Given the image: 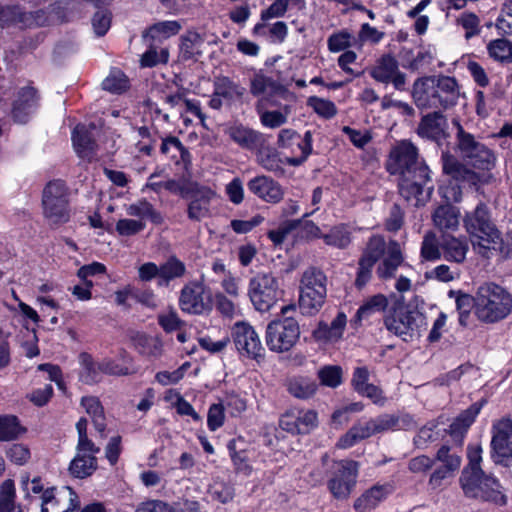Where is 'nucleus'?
<instances>
[{
  "label": "nucleus",
  "mask_w": 512,
  "mask_h": 512,
  "mask_svg": "<svg viewBox=\"0 0 512 512\" xmlns=\"http://www.w3.org/2000/svg\"><path fill=\"white\" fill-rule=\"evenodd\" d=\"M469 464L462 471L461 487L466 496L480 498L497 505L506 503L505 495L500 491V484L495 478L486 476L480 468L481 448H471L468 452Z\"/></svg>",
  "instance_id": "1"
},
{
  "label": "nucleus",
  "mask_w": 512,
  "mask_h": 512,
  "mask_svg": "<svg viewBox=\"0 0 512 512\" xmlns=\"http://www.w3.org/2000/svg\"><path fill=\"white\" fill-rule=\"evenodd\" d=\"M512 311V296L503 287L489 282L478 287L476 292V315L486 323H495L506 318Z\"/></svg>",
  "instance_id": "2"
},
{
  "label": "nucleus",
  "mask_w": 512,
  "mask_h": 512,
  "mask_svg": "<svg viewBox=\"0 0 512 512\" xmlns=\"http://www.w3.org/2000/svg\"><path fill=\"white\" fill-rule=\"evenodd\" d=\"M70 191L66 182L61 179L49 181L42 192L43 217L52 229H56L70 221Z\"/></svg>",
  "instance_id": "3"
},
{
  "label": "nucleus",
  "mask_w": 512,
  "mask_h": 512,
  "mask_svg": "<svg viewBox=\"0 0 512 512\" xmlns=\"http://www.w3.org/2000/svg\"><path fill=\"white\" fill-rule=\"evenodd\" d=\"M386 329L403 341L419 338L426 330L425 315L416 307L397 302L384 318Z\"/></svg>",
  "instance_id": "4"
},
{
  "label": "nucleus",
  "mask_w": 512,
  "mask_h": 512,
  "mask_svg": "<svg viewBox=\"0 0 512 512\" xmlns=\"http://www.w3.org/2000/svg\"><path fill=\"white\" fill-rule=\"evenodd\" d=\"M398 189L405 200L415 199L416 206L424 205L434 190L428 166L420 161L415 167L404 172L399 179Z\"/></svg>",
  "instance_id": "5"
},
{
  "label": "nucleus",
  "mask_w": 512,
  "mask_h": 512,
  "mask_svg": "<svg viewBox=\"0 0 512 512\" xmlns=\"http://www.w3.org/2000/svg\"><path fill=\"white\" fill-rule=\"evenodd\" d=\"M456 148L466 163L476 169L491 170L495 166V155L486 145L476 140L474 135L466 132L458 121Z\"/></svg>",
  "instance_id": "6"
},
{
  "label": "nucleus",
  "mask_w": 512,
  "mask_h": 512,
  "mask_svg": "<svg viewBox=\"0 0 512 512\" xmlns=\"http://www.w3.org/2000/svg\"><path fill=\"white\" fill-rule=\"evenodd\" d=\"M179 308L189 315H209L214 307L213 295L204 283V276L200 280L186 283L180 290Z\"/></svg>",
  "instance_id": "7"
},
{
  "label": "nucleus",
  "mask_w": 512,
  "mask_h": 512,
  "mask_svg": "<svg viewBox=\"0 0 512 512\" xmlns=\"http://www.w3.org/2000/svg\"><path fill=\"white\" fill-rule=\"evenodd\" d=\"M464 222L468 233L476 239L474 244L485 249H495L500 241V233L491 221L486 205L479 204L473 213L466 216Z\"/></svg>",
  "instance_id": "8"
},
{
  "label": "nucleus",
  "mask_w": 512,
  "mask_h": 512,
  "mask_svg": "<svg viewBox=\"0 0 512 512\" xmlns=\"http://www.w3.org/2000/svg\"><path fill=\"white\" fill-rule=\"evenodd\" d=\"M300 336L298 322L292 317L274 320L266 329L265 341L270 350L278 353L289 351Z\"/></svg>",
  "instance_id": "9"
},
{
  "label": "nucleus",
  "mask_w": 512,
  "mask_h": 512,
  "mask_svg": "<svg viewBox=\"0 0 512 512\" xmlns=\"http://www.w3.org/2000/svg\"><path fill=\"white\" fill-rule=\"evenodd\" d=\"M420 162L418 158V149L410 141L403 140L397 143L390 150L386 161V169L391 175H404V172L415 167Z\"/></svg>",
  "instance_id": "10"
},
{
  "label": "nucleus",
  "mask_w": 512,
  "mask_h": 512,
  "mask_svg": "<svg viewBox=\"0 0 512 512\" xmlns=\"http://www.w3.org/2000/svg\"><path fill=\"white\" fill-rule=\"evenodd\" d=\"M358 473V463L343 460L338 464V469L333 478L328 482V488L336 499H347L351 494Z\"/></svg>",
  "instance_id": "11"
},
{
  "label": "nucleus",
  "mask_w": 512,
  "mask_h": 512,
  "mask_svg": "<svg viewBox=\"0 0 512 512\" xmlns=\"http://www.w3.org/2000/svg\"><path fill=\"white\" fill-rule=\"evenodd\" d=\"M317 413L314 410H303L291 408L287 410L280 418V427L293 434H308L317 427Z\"/></svg>",
  "instance_id": "12"
},
{
  "label": "nucleus",
  "mask_w": 512,
  "mask_h": 512,
  "mask_svg": "<svg viewBox=\"0 0 512 512\" xmlns=\"http://www.w3.org/2000/svg\"><path fill=\"white\" fill-rule=\"evenodd\" d=\"M216 192L209 186L201 185L199 182L192 184L189 191L190 202L187 205V217L191 221L199 222L209 216L210 205Z\"/></svg>",
  "instance_id": "13"
},
{
  "label": "nucleus",
  "mask_w": 512,
  "mask_h": 512,
  "mask_svg": "<svg viewBox=\"0 0 512 512\" xmlns=\"http://www.w3.org/2000/svg\"><path fill=\"white\" fill-rule=\"evenodd\" d=\"M371 76L381 83H392L397 90H404L406 75L399 70V64L395 57L390 54L383 55L377 65L372 69Z\"/></svg>",
  "instance_id": "14"
},
{
  "label": "nucleus",
  "mask_w": 512,
  "mask_h": 512,
  "mask_svg": "<svg viewBox=\"0 0 512 512\" xmlns=\"http://www.w3.org/2000/svg\"><path fill=\"white\" fill-rule=\"evenodd\" d=\"M38 90L32 85H27L18 90L12 103L11 116L15 123L26 124L31 113L38 107Z\"/></svg>",
  "instance_id": "15"
},
{
  "label": "nucleus",
  "mask_w": 512,
  "mask_h": 512,
  "mask_svg": "<svg viewBox=\"0 0 512 512\" xmlns=\"http://www.w3.org/2000/svg\"><path fill=\"white\" fill-rule=\"evenodd\" d=\"M491 445L496 463L512 458V420L502 419L493 426Z\"/></svg>",
  "instance_id": "16"
},
{
  "label": "nucleus",
  "mask_w": 512,
  "mask_h": 512,
  "mask_svg": "<svg viewBox=\"0 0 512 512\" xmlns=\"http://www.w3.org/2000/svg\"><path fill=\"white\" fill-rule=\"evenodd\" d=\"M448 122L446 117L440 111H434L421 118L417 128L420 137L440 143L448 137Z\"/></svg>",
  "instance_id": "17"
},
{
  "label": "nucleus",
  "mask_w": 512,
  "mask_h": 512,
  "mask_svg": "<svg viewBox=\"0 0 512 512\" xmlns=\"http://www.w3.org/2000/svg\"><path fill=\"white\" fill-rule=\"evenodd\" d=\"M232 338L241 356L256 359V331L252 326L244 322L235 323Z\"/></svg>",
  "instance_id": "18"
},
{
  "label": "nucleus",
  "mask_w": 512,
  "mask_h": 512,
  "mask_svg": "<svg viewBox=\"0 0 512 512\" xmlns=\"http://www.w3.org/2000/svg\"><path fill=\"white\" fill-rule=\"evenodd\" d=\"M434 77V90L437 97L439 107L448 109L456 105L460 91L459 86L454 77L439 75Z\"/></svg>",
  "instance_id": "19"
},
{
  "label": "nucleus",
  "mask_w": 512,
  "mask_h": 512,
  "mask_svg": "<svg viewBox=\"0 0 512 512\" xmlns=\"http://www.w3.org/2000/svg\"><path fill=\"white\" fill-rule=\"evenodd\" d=\"M433 82L434 77L431 76L419 78L414 82L412 97L419 109H431L439 107Z\"/></svg>",
  "instance_id": "20"
},
{
  "label": "nucleus",
  "mask_w": 512,
  "mask_h": 512,
  "mask_svg": "<svg viewBox=\"0 0 512 512\" xmlns=\"http://www.w3.org/2000/svg\"><path fill=\"white\" fill-rule=\"evenodd\" d=\"M442 165L445 174L458 181H466L469 184L476 185L480 180L479 175L459 162L448 152L442 154Z\"/></svg>",
  "instance_id": "21"
},
{
  "label": "nucleus",
  "mask_w": 512,
  "mask_h": 512,
  "mask_svg": "<svg viewBox=\"0 0 512 512\" xmlns=\"http://www.w3.org/2000/svg\"><path fill=\"white\" fill-rule=\"evenodd\" d=\"M346 322V315L340 312L330 325L320 321L317 328L313 331L312 336L316 341L336 342L342 337Z\"/></svg>",
  "instance_id": "22"
},
{
  "label": "nucleus",
  "mask_w": 512,
  "mask_h": 512,
  "mask_svg": "<svg viewBox=\"0 0 512 512\" xmlns=\"http://www.w3.org/2000/svg\"><path fill=\"white\" fill-rule=\"evenodd\" d=\"M73 148L80 158L91 155L96 149V141L91 130L83 123H78L71 133Z\"/></svg>",
  "instance_id": "23"
},
{
  "label": "nucleus",
  "mask_w": 512,
  "mask_h": 512,
  "mask_svg": "<svg viewBox=\"0 0 512 512\" xmlns=\"http://www.w3.org/2000/svg\"><path fill=\"white\" fill-rule=\"evenodd\" d=\"M213 88L215 95H220L228 102H242L246 94L245 87L223 75L214 78Z\"/></svg>",
  "instance_id": "24"
},
{
  "label": "nucleus",
  "mask_w": 512,
  "mask_h": 512,
  "mask_svg": "<svg viewBox=\"0 0 512 512\" xmlns=\"http://www.w3.org/2000/svg\"><path fill=\"white\" fill-rule=\"evenodd\" d=\"M441 248L444 258L449 262L463 263L466 259L469 246L466 240L450 235H444L441 239Z\"/></svg>",
  "instance_id": "25"
},
{
  "label": "nucleus",
  "mask_w": 512,
  "mask_h": 512,
  "mask_svg": "<svg viewBox=\"0 0 512 512\" xmlns=\"http://www.w3.org/2000/svg\"><path fill=\"white\" fill-rule=\"evenodd\" d=\"M327 290L301 287L299 296V308L303 314L313 315L323 306Z\"/></svg>",
  "instance_id": "26"
},
{
  "label": "nucleus",
  "mask_w": 512,
  "mask_h": 512,
  "mask_svg": "<svg viewBox=\"0 0 512 512\" xmlns=\"http://www.w3.org/2000/svg\"><path fill=\"white\" fill-rule=\"evenodd\" d=\"M403 256L397 242L391 241L387 248V255L377 268V275L381 279H388L395 275L397 268L402 264Z\"/></svg>",
  "instance_id": "27"
},
{
  "label": "nucleus",
  "mask_w": 512,
  "mask_h": 512,
  "mask_svg": "<svg viewBox=\"0 0 512 512\" xmlns=\"http://www.w3.org/2000/svg\"><path fill=\"white\" fill-rule=\"evenodd\" d=\"M98 468V460L94 455L76 454L69 464V473L77 479L91 476Z\"/></svg>",
  "instance_id": "28"
},
{
  "label": "nucleus",
  "mask_w": 512,
  "mask_h": 512,
  "mask_svg": "<svg viewBox=\"0 0 512 512\" xmlns=\"http://www.w3.org/2000/svg\"><path fill=\"white\" fill-rule=\"evenodd\" d=\"M81 367L80 380L87 385L98 384L102 381V373L99 369V362L88 352H81L78 356Z\"/></svg>",
  "instance_id": "29"
},
{
  "label": "nucleus",
  "mask_w": 512,
  "mask_h": 512,
  "mask_svg": "<svg viewBox=\"0 0 512 512\" xmlns=\"http://www.w3.org/2000/svg\"><path fill=\"white\" fill-rule=\"evenodd\" d=\"M433 222L441 231H453L459 225V211L450 204L441 205L433 213Z\"/></svg>",
  "instance_id": "30"
},
{
  "label": "nucleus",
  "mask_w": 512,
  "mask_h": 512,
  "mask_svg": "<svg viewBox=\"0 0 512 512\" xmlns=\"http://www.w3.org/2000/svg\"><path fill=\"white\" fill-rule=\"evenodd\" d=\"M81 405L85 408L87 414L91 417L94 428L99 433L106 430V417L104 407L96 396H84L81 398Z\"/></svg>",
  "instance_id": "31"
},
{
  "label": "nucleus",
  "mask_w": 512,
  "mask_h": 512,
  "mask_svg": "<svg viewBox=\"0 0 512 512\" xmlns=\"http://www.w3.org/2000/svg\"><path fill=\"white\" fill-rule=\"evenodd\" d=\"M180 30L181 24L176 20L160 21L149 26L143 33V38L150 41H160L177 35Z\"/></svg>",
  "instance_id": "32"
},
{
  "label": "nucleus",
  "mask_w": 512,
  "mask_h": 512,
  "mask_svg": "<svg viewBox=\"0 0 512 512\" xmlns=\"http://www.w3.org/2000/svg\"><path fill=\"white\" fill-rule=\"evenodd\" d=\"M229 456L238 474L248 476L252 473L253 467L250 459V451L245 448H237V440L231 439L227 444Z\"/></svg>",
  "instance_id": "33"
},
{
  "label": "nucleus",
  "mask_w": 512,
  "mask_h": 512,
  "mask_svg": "<svg viewBox=\"0 0 512 512\" xmlns=\"http://www.w3.org/2000/svg\"><path fill=\"white\" fill-rule=\"evenodd\" d=\"M27 432L16 415H0V441L9 442L19 439Z\"/></svg>",
  "instance_id": "34"
},
{
  "label": "nucleus",
  "mask_w": 512,
  "mask_h": 512,
  "mask_svg": "<svg viewBox=\"0 0 512 512\" xmlns=\"http://www.w3.org/2000/svg\"><path fill=\"white\" fill-rule=\"evenodd\" d=\"M373 434L376 433L371 420L364 423H358L351 427L347 433L340 438L337 446L340 448H348L353 446L356 442L368 438Z\"/></svg>",
  "instance_id": "35"
},
{
  "label": "nucleus",
  "mask_w": 512,
  "mask_h": 512,
  "mask_svg": "<svg viewBox=\"0 0 512 512\" xmlns=\"http://www.w3.org/2000/svg\"><path fill=\"white\" fill-rule=\"evenodd\" d=\"M130 216L147 218L154 225H161L164 222L163 215L148 200L141 199L137 203L131 204L127 210Z\"/></svg>",
  "instance_id": "36"
},
{
  "label": "nucleus",
  "mask_w": 512,
  "mask_h": 512,
  "mask_svg": "<svg viewBox=\"0 0 512 512\" xmlns=\"http://www.w3.org/2000/svg\"><path fill=\"white\" fill-rule=\"evenodd\" d=\"M482 407L481 402L472 404L468 409L460 413L449 427V433L452 436H463L468 427L473 423L475 417L480 412Z\"/></svg>",
  "instance_id": "37"
},
{
  "label": "nucleus",
  "mask_w": 512,
  "mask_h": 512,
  "mask_svg": "<svg viewBox=\"0 0 512 512\" xmlns=\"http://www.w3.org/2000/svg\"><path fill=\"white\" fill-rule=\"evenodd\" d=\"M202 42L203 40L200 34L197 32H188L186 35H182L180 44V58L183 61H198V57L201 55V52L198 48Z\"/></svg>",
  "instance_id": "38"
},
{
  "label": "nucleus",
  "mask_w": 512,
  "mask_h": 512,
  "mask_svg": "<svg viewBox=\"0 0 512 512\" xmlns=\"http://www.w3.org/2000/svg\"><path fill=\"white\" fill-rule=\"evenodd\" d=\"M229 137L244 149L256 147V132L241 123H235L228 128Z\"/></svg>",
  "instance_id": "39"
},
{
  "label": "nucleus",
  "mask_w": 512,
  "mask_h": 512,
  "mask_svg": "<svg viewBox=\"0 0 512 512\" xmlns=\"http://www.w3.org/2000/svg\"><path fill=\"white\" fill-rule=\"evenodd\" d=\"M101 86L105 91L120 95L130 88V81L122 70L113 68L102 81Z\"/></svg>",
  "instance_id": "40"
},
{
  "label": "nucleus",
  "mask_w": 512,
  "mask_h": 512,
  "mask_svg": "<svg viewBox=\"0 0 512 512\" xmlns=\"http://www.w3.org/2000/svg\"><path fill=\"white\" fill-rule=\"evenodd\" d=\"M186 273L185 264L176 256H170L166 262L160 265V281L159 284H168L176 278H181Z\"/></svg>",
  "instance_id": "41"
},
{
  "label": "nucleus",
  "mask_w": 512,
  "mask_h": 512,
  "mask_svg": "<svg viewBox=\"0 0 512 512\" xmlns=\"http://www.w3.org/2000/svg\"><path fill=\"white\" fill-rule=\"evenodd\" d=\"M134 348L143 356H157L161 343L144 332H136L131 337Z\"/></svg>",
  "instance_id": "42"
},
{
  "label": "nucleus",
  "mask_w": 512,
  "mask_h": 512,
  "mask_svg": "<svg viewBox=\"0 0 512 512\" xmlns=\"http://www.w3.org/2000/svg\"><path fill=\"white\" fill-rule=\"evenodd\" d=\"M287 389L291 395L299 399H307L313 396L317 390L315 381L307 377H295L287 382Z\"/></svg>",
  "instance_id": "43"
},
{
  "label": "nucleus",
  "mask_w": 512,
  "mask_h": 512,
  "mask_svg": "<svg viewBox=\"0 0 512 512\" xmlns=\"http://www.w3.org/2000/svg\"><path fill=\"white\" fill-rule=\"evenodd\" d=\"M385 496L386 489L384 486H373L355 500L354 508L360 512L373 509L381 500L385 498Z\"/></svg>",
  "instance_id": "44"
},
{
  "label": "nucleus",
  "mask_w": 512,
  "mask_h": 512,
  "mask_svg": "<svg viewBox=\"0 0 512 512\" xmlns=\"http://www.w3.org/2000/svg\"><path fill=\"white\" fill-rule=\"evenodd\" d=\"M16 490L12 480L4 481L0 486V512H24L20 504H16Z\"/></svg>",
  "instance_id": "45"
},
{
  "label": "nucleus",
  "mask_w": 512,
  "mask_h": 512,
  "mask_svg": "<svg viewBox=\"0 0 512 512\" xmlns=\"http://www.w3.org/2000/svg\"><path fill=\"white\" fill-rule=\"evenodd\" d=\"M258 197L267 202L277 203L282 199L283 191L274 180L265 176H258Z\"/></svg>",
  "instance_id": "46"
},
{
  "label": "nucleus",
  "mask_w": 512,
  "mask_h": 512,
  "mask_svg": "<svg viewBox=\"0 0 512 512\" xmlns=\"http://www.w3.org/2000/svg\"><path fill=\"white\" fill-rule=\"evenodd\" d=\"M489 56L499 62H512V42L505 38L495 39L487 46Z\"/></svg>",
  "instance_id": "47"
},
{
  "label": "nucleus",
  "mask_w": 512,
  "mask_h": 512,
  "mask_svg": "<svg viewBox=\"0 0 512 512\" xmlns=\"http://www.w3.org/2000/svg\"><path fill=\"white\" fill-rule=\"evenodd\" d=\"M442 254L441 241L434 232H427L421 245V257L427 261H435L440 259Z\"/></svg>",
  "instance_id": "48"
},
{
  "label": "nucleus",
  "mask_w": 512,
  "mask_h": 512,
  "mask_svg": "<svg viewBox=\"0 0 512 512\" xmlns=\"http://www.w3.org/2000/svg\"><path fill=\"white\" fill-rule=\"evenodd\" d=\"M385 251L386 243L383 237L373 236L369 239L360 260L375 265V263L385 254Z\"/></svg>",
  "instance_id": "49"
},
{
  "label": "nucleus",
  "mask_w": 512,
  "mask_h": 512,
  "mask_svg": "<svg viewBox=\"0 0 512 512\" xmlns=\"http://www.w3.org/2000/svg\"><path fill=\"white\" fill-rule=\"evenodd\" d=\"M388 306V300L383 294H377L367 299L358 309L356 317L359 320L368 318L375 312H382Z\"/></svg>",
  "instance_id": "50"
},
{
  "label": "nucleus",
  "mask_w": 512,
  "mask_h": 512,
  "mask_svg": "<svg viewBox=\"0 0 512 512\" xmlns=\"http://www.w3.org/2000/svg\"><path fill=\"white\" fill-rule=\"evenodd\" d=\"M169 60V52L166 48L157 51L155 41H150L149 48L142 54L140 64L142 67L152 68L158 64H166Z\"/></svg>",
  "instance_id": "51"
},
{
  "label": "nucleus",
  "mask_w": 512,
  "mask_h": 512,
  "mask_svg": "<svg viewBox=\"0 0 512 512\" xmlns=\"http://www.w3.org/2000/svg\"><path fill=\"white\" fill-rule=\"evenodd\" d=\"M323 239L327 245L344 249L350 244L351 235L345 226L339 225L333 227L328 234L323 236Z\"/></svg>",
  "instance_id": "52"
},
{
  "label": "nucleus",
  "mask_w": 512,
  "mask_h": 512,
  "mask_svg": "<svg viewBox=\"0 0 512 512\" xmlns=\"http://www.w3.org/2000/svg\"><path fill=\"white\" fill-rule=\"evenodd\" d=\"M29 19L28 13L18 5L0 4V24L24 23Z\"/></svg>",
  "instance_id": "53"
},
{
  "label": "nucleus",
  "mask_w": 512,
  "mask_h": 512,
  "mask_svg": "<svg viewBox=\"0 0 512 512\" xmlns=\"http://www.w3.org/2000/svg\"><path fill=\"white\" fill-rule=\"evenodd\" d=\"M326 281L327 278L321 270L310 267L303 273L300 286L309 287L311 289L315 288L317 290H327Z\"/></svg>",
  "instance_id": "54"
},
{
  "label": "nucleus",
  "mask_w": 512,
  "mask_h": 512,
  "mask_svg": "<svg viewBox=\"0 0 512 512\" xmlns=\"http://www.w3.org/2000/svg\"><path fill=\"white\" fill-rule=\"evenodd\" d=\"M112 23V12L107 8H100L92 17V26L98 37L107 34Z\"/></svg>",
  "instance_id": "55"
},
{
  "label": "nucleus",
  "mask_w": 512,
  "mask_h": 512,
  "mask_svg": "<svg viewBox=\"0 0 512 512\" xmlns=\"http://www.w3.org/2000/svg\"><path fill=\"white\" fill-rule=\"evenodd\" d=\"M318 377L322 385L335 388L341 384L342 369L335 365L324 366L318 371Z\"/></svg>",
  "instance_id": "56"
},
{
  "label": "nucleus",
  "mask_w": 512,
  "mask_h": 512,
  "mask_svg": "<svg viewBox=\"0 0 512 512\" xmlns=\"http://www.w3.org/2000/svg\"><path fill=\"white\" fill-rule=\"evenodd\" d=\"M307 105L312 107L318 115L326 119L334 117L337 113V108L332 101L316 96L309 97L307 100Z\"/></svg>",
  "instance_id": "57"
},
{
  "label": "nucleus",
  "mask_w": 512,
  "mask_h": 512,
  "mask_svg": "<svg viewBox=\"0 0 512 512\" xmlns=\"http://www.w3.org/2000/svg\"><path fill=\"white\" fill-rule=\"evenodd\" d=\"M157 322L166 333H172L180 330L185 324V322L179 318L174 309H171L168 313L158 314Z\"/></svg>",
  "instance_id": "58"
},
{
  "label": "nucleus",
  "mask_w": 512,
  "mask_h": 512,
  "mask_svg": "<svg viewBox=\"0 0 512 512\" xmlns=\"http://www.w3.org/2000/svg\"><path fill=\"white\" fill-rule=\"evenodd\" d=\"M146 227V223L142 220H134V219H120L116 223V232L120 236H134L141 231H143Z\"/></svg>",
  "instance_id": "59"
},
{
  "label": "nucleus",
  "mask_w": 512,
  "mask_h": 512,
  "mask_svg": "<svg viewBox=\"0 0 512 512\" xmlns=\"http://www.w3.org/2000/svg\"><path fill=\"white\" fill-rule=\"evenodd\" d=\"M196 181L190 179H168L164 183V190L174 195H179L182 199L189 198V191L192 189V184Z\"/></svg>",
  "instance_id": "60"
},
{
  "label": "nucleus",
  "mask_w": 512,
  "mask_h": 512,
  "mask_svg": "<svg viewBox=\"0 0 512 512\" xmlns=\"http://www.w3.org/2000/svg\"><path fill=\"white\" fill-rule=\"evenodd\" d=\"M31 453L28 446L20 443L12 444L7 450H6V457L7 459L16 464V465H24L28 462L30 459Z\"/></svg>",
  "instance_id": "61"
},
{
  "label": "nucleus",
  "mask_w": 512,
  "mask_h": 512,
  "mask_svg": "<svg viewBox=\"0 0 512 512\" xmlns=\"http://www.w3.org/2000/svg\"><path fill=\"white\" fill-rule=\"evenodd\" d=\"M225 421V407L222 403H214L209 407L207 426L212 432L223 426Z\"/></svg>",
  "instance_id": "62"
},
{
  "label": "nucleus",
  "mask_w": 512,
  "mask_h": 512,
  "mask_svg": "<svg viewBox=\"0 0 512 512\" xmlns=\"http://www.w3.org/2000/svg\"><path fill=\"white\" fill-rule=\"evenodd\" d=\"M457 23L460 24L466 30L465 38L467 40L475 35H478L480 32V19L474 13H462L461 16L457 19Z\"/></svg>",
  "instance_id": "63"
},
{
  "label": "nucleus",
  "mask_w": 512,
  "mask_h": 512,
  "mask_svg": "<svg viewBox=\"0 0 512 512\" xmlns=\"http://www.w3.org/2000/svg\"><path fill=\"white\" fill-rule=\"evenodd\" d=\"M101 373L109 376H127L131 374L130 369L116 360L106 357L99 362Z\"/></svg>",
  "instance_id": "64"
}]
</instances>
